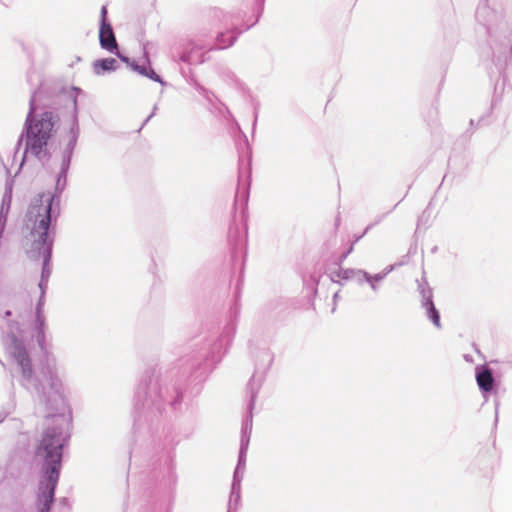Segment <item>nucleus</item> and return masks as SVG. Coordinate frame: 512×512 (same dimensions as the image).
I'll return each instance as SVG.
<instances>
[{"instance_id": "f03ea898", "label": "nucleus", "mask_w": 512, "mask_h": 512, "mask_svg": "<svg viewBox=\"0 0 512 512\" xmlns=\"http://www.w3.org/2000/svg\"><path fill=\"white\" fill-rule=\"evenodd\" d=\"M64 443L65 440L59 429L48 428L36 447L35 456L41 465L42 474L37 500L38 512L50 510L59 480Z\"/></svg>"}, {"instance_id": "6e6552de", "label": "nucleus", "mask_w": 512, "mask_h": 512, "mask_svg": "<svg viewBox=\"0 0 512 512\" xmlns=\"http://www.w3.org/2000/svg\"><path fill=\"white\" fill-rule=\"evenodd\" d=\"M424 306L427 310L428 318L431 319L433 324L439 328L441 326L440 315H439L438 310L435 308L432 300H430V299L426 300V302L424 303Z\"/></svg>"}, {"instance_id": "423d86ee", "label": "nucleus", "mask_w": 512, "mask_h": 512, "mask_svg": "<svg viewBox=\"0 0 512 512\" xmlns=\"http://www.w3.org/2000/svg\"><path fill=\"white\" fill-rule=\"evenodd\" d=\"M117 61L114 58H105L96 60L93 63V70L96 74L100 75L106 71H113L116 69Z\"/></svg>"}, {"instance_id": "9d476101", "label": "nucleus", "mask_w": 512, "mask_h": 512, "mask_svg": "<svg viewBox=\"0 0 512 512\" xmlns=\"http://www.w3.org/2000/svg\"><path fill=\"white\" fill-rule=\"evenodd\" d=\"M132 68H133V70H135L136 72H138L139 74H141L143 76H145L148 71L145 67L139 66L137 64H132Z\"/></svg>"}, {"instance_id": "f257e3e1", "label": "nucleus", "mask_w": 512, "mask_h": 512, "mask_svg": "<svg viewBox=\"0 0 512 512\" xmlns=\"http://www.w3.org/2000/svg\"><path fill=\"white\" fill-rule=\"evenodd\" d=\"M53 196L42 193L28 208L22 228V243L26 253L34 260H43V273L51 258L52 239H49Z\"/></svg>"}, {"instance_id": "20e7f679", "label": "nucleus", "mask_w": 512, "mask_h": 512, "mask_svg": "<svg viewBox=\"0 0 512 512\" xmlns=\"http://www.w3.org/2000/svg\"><path fill=\"white\" fill-rule=\"evenodd\" d=\"M99 41L102 48L112 51L117 49V42L113 29L109 23H101L99 31Z\"/></svg>"}, {"instance_id": "1a4fd4ad", "label": "nucleus", "mask_w": 512, "mask_h": 512, "mask_svg": "<svg viewBox=\"0 0 512 512\" xmlns=\"http://www.w3.org/2000/svg\"><path fill=\"white\" fill-rule=\"evenodd\" d=\"M145 76L154 81H157V82L160 81L159 75L153 69L148 70L147 74Z\"/></svg>"}, {"instance_id": "0eeeda50", "label": "nucleus", "mask_w": 512, "mask_h": 512, "mask_svg": "<svg viewBox=\"0 0 512 512\" xmlns=\"http://www.w3.org/2000/svg\"><path fill=\"white\" fill-rule=\"evenodd\" d=\"M15 357L17 359L18 364L21 366L23 372H30V358L25 348L18 347L15 353Z\"/></svg>"}, {"instance_id": "39448f33", "label": "nucleus", "mask_w": 512, "mask_h": 512, "mask_svg": "<svg viewBox=\"0 0 512 512\" xmlns=\"http://www.w3.org/2000/svg\"><path fill=\"white\" fill-rule=\"evenodd\" d=\"M476 381L480 389L484 392H489L493 389L494 378L488 368H482L477 371Z\"/></svg>"}, {"instance_id": "7ed1b4c3", "label": "nucleus", "mask_w": 512, "mask_h": 512, "mask_svg": "<svg viewBox=\"0 0 512 512\" xmlns=\"http://www.w3.org/2000/svg\"><path fill=\"white\" fill-rule=\"evenodd\" d=\"M33 110L26 119V152L39 156L46 147L53 129L52 113L45 112L40 119L32 118Z\"/></svg>"}, {"instance_id": "9b49d317", "label": "nucleus", "mask_w": 512, "mask_h": 512, "mask_svg": "<svg viewBox=\"0 0 512 512\" xmlns=\"http://www.w3.org/2000/svg\"><path fill=\"white\" fill-rule=\"evenodd\" d=\"M107 7L106 6H102L101 8V23H108L107 22Z\"/></svg>"}]
</instances>
